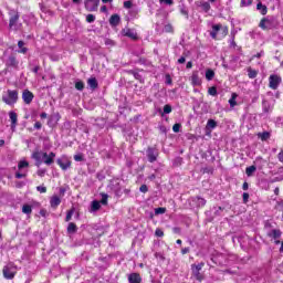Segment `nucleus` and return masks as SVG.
I'll return each mask as SVG.
<instances>
[{
    "instance_id": "52",
    "label": "nucleus",
    "mask_w": 283,
    "mask_h": 283,
    "mask_svg": "<svg viewBox=\"0 0 283 283\" xmlns=\"http://www.w3.org/2000/svg\"><path fill=\"white\" fill-rule=\"evenodd\" d=\"M74 160H75L76 163H82V160H83V155H81V154L74 155Z\"/></svg>"
},
{
    "instance_id": "58",
    "label": "nucleus",
    "mask_w": 283,
    "mask_h": 283,
    "mask_svg": "<svg viewBox=\"0 0 283 283\" xmlns=\"http://www.w3.org/2000/svg\"><path fill=\"white\" fill-rule=\"evenodd\" d=\"M279 161L283 165V150H281L277 155Z\"/></svg>"
},
{
    "instance_id": "26",
    "label": "nucleus",
    "mask_w": 283,
    "mask_h": 283,
    "mask_svg": "<svg viewBox=\"0 0 283 283\" xmlns=\"http://www.w3.org/2000/svg\"><path fill=\"white\" fill-rule=\"evenodd\" d=\"M23 45H25V42H23V41L18 42V48L20 49L18 52L20 54H27L28 53V48H24Z\"/></svg>"
},
{
    "instance_id": "41",
    "label": "nucleus",
    "mask_w": 283,
    "mask_h": 283,
    "mask_svg": "<svg viewBox=\"0 0 283 283\" xmlns=\"http://www.w3.org/2000/svg\"><path fill=\"white\" fill-rule=\"evenodd\" d=\"M87 23H94L96 21V15L94 14H87L86 15Z\"/></svg>"
},
{
    "instance_id": "14",
    "label": "nucleus",
    "mask_w": 283,
    "mask_h": 283,
    "mask_svg": "<svg viewBox=\"0 0 283 283\" xmlns=\"http://www.w3.org/2000/svg\"><path fill=\"white\" fill-rule=\"evenodd\" d=\"M123 34H124V36H128V39H133L134 41H136V39H138V33H136V31H134V29H124Z\"/></svg>"
},
{
    "instance_id": "23",
    "label": "nucleus",
    "mask_w": 283,
    "mask_h": 283,
    "mask_svg": "<svg viewBox=\"0 0 283 283\" xmlns=\"http://www.w3.org/2000/svg\"><path fill=\"white\" fill-rule=\"evenodd\" d=\"M7 65H9V67H17V65H19V62L17 61V57L11 55L7 60Z\"/></svg>"
},
{
    "instance_id": "31",
    "label": "nucleus",
    "mask_w": 283,
    "mask_h": 283,
    "mask_svg": "<svg viewBox=\"0 0 283 283\" xmlns=\"http://www.w3.org/2000/svg\"><path fill=\"white\" fill-rule=\"evenodd\" d=\"M237 98H238V94L233 93L232 97L229 99L230 107H235V105H238V102H235Z\"/></svg>"
},
{
    "instance_id": "33",
    "label": "nucleus",
    "mask_w": 283,
    "mask_h": 283,
    "mask_svg": "<svg viewBox=\"0 0 283 283\" xmlns=\"http://www.w3.org/2000/svg\"><path fill=\"white\" fill-rule=\"evenodd\" d=\"M22 213H25L27 216H30V213H32V206L30 205H24L22 207Z\"/></svg>"
},
{
    "instance_id": "57",
    "label": "nucleus",
    "mask_w": 283,
    "mask_h": 283,
    "mask_svg": "<svg viewBox=\"0 0 283 283\" xmlns=\"http://www.w3.org/2000/svg\"><path fill=\"white\" fill-rule=\"evenodd\" d=\"M243 202H244V205H247V202H249V192L243 193Z\"/></svg>"
},
{
    "instance_id": "35",
    "label": "nucleus",
    "mask_w": 283,
    "mask_h": 283,
    "mask_svg": "<svg viewBox=\"0 0 283 283\" xmlns=\"http://www.w3.org/2000/svg\"><path fill=\"white\" fill-rule=\"evenodd\" d=\"M75 88L78 90V92H83V90H85V83H83V81L76 82Z\"/></svg>"
},
{
    "instance_id": "22",
    "label": "nucleus",
    "mask_w": 283,
    "mask_h": 283,
    "mask_svg": "<svg viewBox=\"0 0 283 283\" xmlns=\"http://www.w3.org/2000/svg\"><path fill=\"white\" fill-rule=\"evenodd\" d=\"M216 127H218V122H216L214 119H209L207 122V126L206 129L211 132L212 129H216Z\"/></svg>"
},
{
    "instance_id": "24",
    "label": "nucleus",
    "mask_w": 283,
    "mask_h": 283,
    "mask_svg": "<svg viewBox=\"0 0 283 283\" xmlns=\"http://www.w3.org/2000/svg\"><path fill=\"white\" fill-rule=\"evenodd\" d=\"M111 25H118L120 23V15L119 14H113L109 19Z\"/></svg>"
},
{
    "instance_id": "59",
    "label": "nucleus",
    "mask_w": 283,
    "mask_h": 283,
    "mask_svg": "<svg viewBox=\"0 0 283 283\" xmlns=\"http://www.w3.org/2000/svg\"><path fill=\"white\" fill-rule=\"evenodd\" d=\"M38 176L43 178L45 176V170H43V169L38 170Z\"/></svg>"
},
{
    "instance_id": "19",
    "label": "nucleus",
    "mask_w": 283,
    "mask_h": 283,
    "mask_svg": "<svg viewBox=\"0 0 283 283\" xmlns=\"http://www.w3.org/2000/svg\"><path fill=\"white\" fill-rule=\"evenodd\" d=\"M192 202H196L197 207H205L207 205V200L202 197H193Z\"/></svg>"
},
{
    "instance_id": "16",
    "label": "nucleus",
    "mask_w": 283,
    "mask_h": 283,
    "mask_svg": "<svg viewBox=\"0 0 283 283\" xmlns=\"http://www.w3.org/2000/svg\"><path fill=\"white\" fill-rule=\"evenodd\" d=\"M222 24H214L212 25V31L210 32V36L212 39H218V33L221 32Z\"/></svg>"
},
{
    "instance_id": "53",
    "label": "nucleus",
    "mask_w": 283,
    "mask_h": 283,
    "mask_svg": "<svg viewBox=\"0 0 283 283\" xmlns=\"http://www.w3.org/2000/svg\"><path fill=\"white\" fill-rule=\"evenodd\" d=\"M132 74L134 75V78H136V81H140V78H142L140 73H138L136 71H132Z\"/></svg>"
},
{
    "instance_id": "6",
    "label": "nucleus",
    "mask_w": 283,
    "mask_h": 283,
    "mask_svg": "<svg viewBox=\"0 0 283 283\" xmlns=\"http://www.w3.org/2000/svg\"><path fill=\"white\" fill-rule=\"evenodd\" d=\"M101 0H84V7L87 12H96Z\"/></svg>"
},
{
    "instance_id": "36",
    "label": "nucleus",
    "mask_w": 283,
    "mask_h": 283,
    "mask_svg": "<svg viewBox=\"0 0 283 283\" xmlns=\"http://www.w3.org/2000/svg\"><path fill=\"white\" fill-rule=\"evenodd\" d=\"M32 158H34V160L41 161V158H43V153L41 151L33 153Z\"/></svg>"
},
{
    "instance_id": "37",
    "label": "nucleus",
    "mask_w": 283,
    "mask_h": 283,
    "mask_svg": "<svg viewBox=\"0 0 283 283\" xmlns=\"http://www.w3.org/2000/svg\"><path fill=\"white\" fill-rule=\"evenodd\" d=\"M27 167H30V164L28 161H20L18 165L19 171L25 169Z\"/></svg>"
},
{
    "instance_id": "61",
    "label": "nucleus",
    "mask_w": 283,
    "mask_h": 283,
    "mask_svg": "<svg viewBox=\"0 0 283 283\" xmlns=\"http://www.w3.org/2000/svg\"><path fill=\"white\" fill-rule=\"evenodd\" d=\"M41 127H42L41 122H36V123L34 124V128H35V129H41Z\"/></svg>"
},
{
    "instance_id": "63",
    "label": "nucleus",
    "mask_w": 283,
    "mask_h": 283,
    "mask_svg": "<svg viewBox=\"0 0 283 283\" xmlns=\"http://www.w3.org/2000/svg\"><path fill=\"white\" fill-rule=\"evenodd\" d=\"M187 60L185 59V56H181L179 60H178V63L182 65V63H185Z\"/></svg>"
},
{
    "instance_id": "48",
    "label": "nucleus",
    "mask_w": 283,
    "mask_h": 283,
    "mask_svg": "<svg viewBox=\"0 0 283 283\" xmlns=\"http://www.w3.org/2000/svg\"><path fill=\"white\" fill-rule=\"evenodd\" d=\"M220 32H221L222 36H227V34H229V28L221 25Z\"/></svg>"
},
{
    "instance_id": "51",
    "label": "nucleus",
    "mask_w": 283,
    "mask_h": 283,
    "mask_svg": "<svg viewBox=\"0 0 283 283\" xmlns=\"http://www.w3.org/2000/svg\"><path fill=\"white\" fill-rule=\"evenodd\" d=\"M155 235H157V238H163V235H165V232L163 230H160V229H157L155 231Z\"/></svg>"
},
{
    "instance_id": "45",
    "label": "nucleus",
    "mask_w": 283,
    "mask_h": 283,
    "mask_svg": "<svg viewBox=\"0 0 283 283\" xmlns=\"http://www.w3.org/2000/svg\"><path fill=\"white\" fill-rule=\"evenodd\" d=\"M269 138H271V134H269V132L261 134V140H269Z\"/></svg>"
},
{
    "instance_id": "39",
    "label": "nucleus",
    "mask_w": 283,
    "mask_h": 283,
    "mask_svg": "<svg viewBox=\"0 0 283 283\" xmlns=\"http://www.w3.org/2000/svg\"><path fill=\"white\" fill-rule=\"evenodd\" d=\"M73 216H74V209L69 210L66 213L65 222H70Z\"/></svg>"
},
{
    "instance_id": "29",
    "label": "nucleus",
    "mask_w": 283,
    "mask_h": 283,
    "mask_svg": "<svg viewBox=\"0 0 283 283\" xmlns=\"http://www.w3.org/2000/svg\"><path fill=\"white\" fill-rule=\"evenodd\" d=\"M213 76H216V72H213V70H211V69H208L206 71L207 81H213Z\"/></svg>"
},
{
    "instance_id": "28",
    "label": "nucleus",
    "mask_w": 283,
    "mask_h": 283,
    "mask_svg": "<svg viewBox=\"0 0 283 283\" xmlns=\"http://www.w3.org/2000/svg\"><path fill=\"white\" fill-rule=\"evenodd\" d=\"M101 209V202L94 200L91 205V212H96Z\"/></svg>"
},
{
    "instance_id": "32",
    "label": "nucleus",
    "mask_w": 283,
    "mask_h": 283,
    "mask_svg": "<svg viewBox=\"0 0 283 283\" xmlns=\"http://www.w3.org/2000/svg\"><path fill=\"white\" fill-rule=\"evenodd\" d=\"M256 169H258V168H256L255 166H250V167H248V168L245 169L247 176H249V177L253 176V174H255V170H256Z\"/></svg>"
},
{
    "instance_id": "1",
    "label": "nucleus",
    "mask_w": 283,
    "mask_h": 283,
    "mask_svg": "<svg viewBox=\"0 0 283 283\" xmlns=\"http://www.w3.org/2000/svg\"><path fill=\"white\" fill-rule=\"evenodd\" d=\"M276 25L277 21L273 15H268L263 18L259 23V28H261V30H273V28H275Z\"/></svg>"
},
{
    "instance_id": "56",
    "label": "nucleus",
    "mask_w": 283,
    "mask_h": 283,
    "mask_svg": "<svg viewBox=\"0 0 283 283\" xmlns=\"http://www.w3.org/2000/svg\"><path fill=\"white\" fill-rule=\"evenodd\" d=\"M101 202H102L103 205H107V195H105V193L102 195V200H101Z\"/></svg>"
},
{
    "instance_id": "4",
    "label": "nucleus",
    "mask_w": 283,
    "mask_h": 283,
    "mask_svg": "<svg viewBox=\"0 0 283 283\" xmlns=\"http://www.w3.org/2000/svg\"><path fill=\"white\" fill-rule=\"evenodd\" d=\"M2 273L6 280H14V275H17V265H14V263H8L3 266Z\"/></svg>"
},
{
    "instance_id": "64",
    "label": "nucleus",
    "mask_w": 283,
    "mask_h": 283,
    "mask_svg": "<svg viewBox=\"0 0 283 283\" xmlns=\"http://www.w3.org/2000/svg\"><path fill=\"white\" fill-rule=\"evenodd\" d=\"M281 211H282V218H283V201L280 202Z\"/></svg>"
},
{
    "instance_id": "13",
    "label": "nucleus",
    "mask_w": 283,
    "mask_h": 283,
    "mask_svg": "<svg viewBox=\"0 0 283 283\" xmlns=\"http://www.w3.org/2000/svg\"><path fill=\"white\" fill-rule=\"evenodd\" d=\"M197 8H201L203 12H209L211 10V4L205 0H199L196 2Z\"/></svg>"
},
{
    "instance_id": "5",
    "label": "nucleus",
    "mask_w": 283,
    "mask_h": 283,
    "mask_svg": "<svg viewBox=\"0 0 283 283\" xmlns=\"http://www.w3.org/2000/svg\"><path fill=\"white\" fill-rule=\"evenodd\" d=\"M203 266H205V262L191 265L192 277L197 279L198 282H202V280H205V276L202 275V273H200Z\"/></svg>"
},
{
    "instance_id": "7",
    "label": "nucleus",
    "mask_w": 283,
    "mask_h": 283,
    "mask_svg": "<svg viewBox=\"0 0 283 283\" xmlns=\"http://www.w3.org/2000/svg\"><path fill=\"white\" fill-rule=\"evenodd\" d=\"M269 81L271 90H277V87H280V83H282V77L280 75L273 74L270 75Z\"/></svg>"
},
{
    "instance_id": "46",
    "label": "nucleus",
    "mask_w": 283,
    "mask_h": 283,
    "mask_svg": "<svg viewBox=\"0 0 283 283\" xmlns=\"http://www.w3.org/2000/svg\"><path fill=\"white\" fill-rule=\"evenodd\" d=\"M36 191H39L40 193H46L48 188L45 186H38Z\"/></svg>"
},
{
    "instance_id": "43",
    "label": "nucleus",
    "mask_w": 283,
    "mask_h": 283,
    "mask_svg": "<svg viewBox=\"0 0 283 283\" xmlns=\"http://www.w3.org/2000/svg\"><path fill=\"white\" fill-rule=\"evenodd\" d=\"M248 76H249V78H255V76H258V72L249 69Z\"/></svg>"
},
{
    "instance_id": "3",
    "label": "nucleus",
    "mask_w": 283,
    "mask_h": 283,
    "mask_svg": "<svg viewBox=\"0 0 283 283\" xmlns=\"http://www.w3.org/2000/svg\"><path fill=\"white\" fill-rule=\"evenodd\" d=\"M2 101L6 105H14L19 101V91L8 90L7 95L2 96Z\"/></svg>"
},
{
    "instance_id": "62",
    "label": "nucleus",
    "mask_w": 283,
    "mask_h": 283,
    "mask_svg": "<svg viewBox=\"0 0 283 283\" xmlns=\"http://www.w3.org/2000/svg\"><path fill=\"white\" fill-rule=\"evenodd\" d=\"M105 45H114V41L106 39L105 40Z\"/></svg>"
},
{
    "instance_id": "49",
    "label": "nucleus",
    "mask_w": 283,
    "mask_h": 283,
    "mask_svg": "<svg viewBox=\"0 0 283 283\" xmlns=\"http://www.w3.org/2000/svg\"><path fill=\"white\" fill-rule=\"evenodd\" d=\"M180 127H182V125H180V124H175V125L172 126V132H175V134H178V132H180Z\"/></svg>"
},
{
    "instance_id": "9",
    "label": "nucleus",
    "mask_w": 283,
    "mask_h": 283,
    "mask_svg": "<svg viewBox=\"0 0 283 283\" xmlns=\"http://www.w3.org/2000/svg\"><path fill=\"white\" fill-rule=\"evenodd\" d=\"M57 165L61 167V169H63V171H65L72 167V161H70L67 157H62L57 159Z\"/></svg>"
},
{
    "instance_id": "34",
    "label": "nucleus",
    "mask_w": 283,
    "mask_h": 283,
    "mask_svg": "<svg viewBox=\"0 0 283 283\" xmlns=\"http://www.w3.org/2000/svg\"><path fill=\"white\" fill-rule=\"evenodd\" d=\"M25 176H28V170H19L18 172H15V178L18 180H21V178H25Z\"/></svg>"
},
{
    "instance_id": "20",
    "label": "nucleus",
    "mask_w": 283,
    "mask_h": 283,
    "mask_svg": "<svg viewBox=\"0 0 283 283\" xmlns=\"http://www.w3.org/2000/svg\"><path fill=\"white\" fill-rule=\"evenodd\" d=\"M191 83L192 85H200V75H198V71H195L191 75Z\"/></svg>"
},
{
    "instance_id": "30",
    "label": "nucleus",
    "mask_w": 283,
    "mask_h": 283,
    "mask_svg": "<svg viewBox=\"0 0 283 283\" xmlns=\"http://www.w3.org/2000/svg\"><path fill=\"white\" fill-rule=\"evenodd\" d=\"M179 10H180V14L186 17V19H189V10H187V7H185V4L180 6Z\"/></svg>"
},
{
    "instance_id": "47",
    "label": "nucleus",
    "mask_w": 283,
    "mask_h": 283,
    "mask_svg": "<svg viewBox=\"0 0 283 283\" xmlns=\"http://www.w3.org/2000/svg\"><path fill=\"white\" fill-rule=\"evenodd\" d=\"M164 114H171V105L166 104L164 106Z\"/></svg>"
},
{
    "instance_id": "50",
    "label": "nucleus",
    "mask_w": 283,
    "mask_h": 283,
    "mask_svg": "<svg viewBox=\"0 0 283 283\" xmlns=\"http://www.w3.org/2000/svg\"><path fill=\"white\" fill-rule=\"evenodd\" d=\"M139 191H142V193H147V191H149V188H147V185H142Z\"/></svg>"
},
{
    "instance_id": "44",
    "label": "nucleus",
    "mask_w": 283,
    "mask_h": 283,
    "mask_svg": "<svg viewBox=\"0 0 283 283\" xmlns=\"http://www.w3.org/2000/svg\"><path fill=\"white\" fill-rule=\"evenodd\" d=\"M167 211V208H156L155 213L156 216H163Z\"/></svg>"
},
{
    "instance_id": "25",
    "label": "nucleus",
    "mask_w": 283,
    "mask_h": 283,
    "mask_svg": "<svg viewBox=\"0 0 283 283\" xmlns=\"http://www.w3.org/2000/svg\"><path fill=\"white\" fill-rule=\"evenodd\" d=\"M78 231V228L76 227V223L70 222L67 226V233L74 234Z\"/></svg>"
},
{
    "instance_id": "54",
    "label": "nucleus",
    "mask_w": 283,
    "mask_h": 283,
    "mask_svg": "<svg viewBox=\"0 0 283 283\" xmlns=\"http://www.w3.org/2000/svg\"><path fill=\"white\" fill-rule=\"evenodd\" d=\"M159 3H165L166 6H171L174 0H159Z\"/></svg>"
},
{
    "instance_id": "21",
    "label": "nucleus",
    "mask_w": 283,
    "mask_h": 283,
    "mask_svg": "<svg viewBox=\"0 0 283 283\" xmlns=\"http://www.w3.org/2000/svg\"><path fill=\"white\" fill-rule=\"evenodd\" d=\"M87 85L92 90H96V87H98V81L96 80V77H91L87 80Z\"/></svg>"
},
{
    "instance_id": "17",
    "label": "nucleus",
    "mask_w": 283,
    "mask_h": 283,
    "mask_svg": "<svg viewBox=\"0 0 283 283\" xmlns=\"http://www.w3.org/2000/svg\"><path fill=\"white\" fill-rule=\"evenodd\" d=\"M270 238H273V240H280V238H282V231L277 230V229H273L270 233H269Z\"/></svg>"
},
{
    "instance_id": "18",
    "label": "nucleus",
    "mask_w": 283,
    "mask_h": 283,
    "mask_svg": "<svg viewBox=\"0 0 283 283\" xmlns=\"http://www.w3.org/2000/svg\"><path fill=\"white\" fill-rule=\"evenodd\" d=\"M50 205L53 209H56V207L61 205V198H59V196H53L50 200Z\"/></svg>"
},
{
    "instance_id": "8",
    "label": "nucleus",
    "mask_w": 283,
    "mask_h": 283,
    "mask_svg": "<svg viewBox=\"0 0 283 283\" xmlns=\"http://www.w3.org/2000/svg\"><path fill=\"white\" fill-rule=\"evenodd\" d=\"M146 155L150 163H156V160H158V150H156V148L148 147Z\"/></svg>"
},
{
    "instance_id": "12",
    "label": "nucleus",
    "mask_w": 283,
    "mask_h": 283,
    "mask_svg": "<svg viewBox=\"0 0 283 283\" xmlns=\"http://www.w3.org/2000/svg\"><path fill=\"white\" fill-rule=\"evenodd\" d=\"M9 118L11 120V129L14 132L17 129V123L19 122V115L15 112H9Z\"/></svg>"
},
{
    "instance_id": "40",
    "label": "nucleus",
    "mask_w": 283,
    "mask_h": 283,
    "mask_svg": "<svg viewBox=\"0 0 283 283\" xmlns=\"http://www.w3.org/2000/svg\"><path fill=\"white\" fill-rule=\"evenodd\" d=\"M164 32H174V25H171V23L165 24Z\"/></svg>"
},
{
    "instance_id": "55",
    "label": "nucleus",
    "mask_w": 283,
    "mask_h": 283,
    "mask_svg": "<svg viewBox=\"0 0 283 283\" xmlns=\"http://www.w3.org/2000/svg\"><path fill=\"white\" fill-rule=\"evenodd\" d=\"M132 6H133L132 1L124 2V8H126V10H129L132 8Z\"/></svg>"
},
{
    "instance_id": "42",
    "label": "nucleus",
    "mask_w": 283,
    "mask_h": 283,
    "mask_svg": "<svg viewBox=\"0 0 283 283\" xmlns=\"http://www.w3.org/2000/svg\"><path fill=\"white\" fill-rule=\"evenodd\" d=\"M208 93L210 94V96H218V90L216 88V86H212L208 90Z\"/></svg>"
},
{
    "instance_id": "15",
    "label": "nucleus",
    "mask_w": 283,
    "mask_h": 283,
    "mask_svg": "<svg viewBox=\"0 0 283 283\" xmlns=\"http://www.w3.org/2000/svg\"><path fill=\"white\" fill-rule=\"evenodd\" d=\"M128 282L129 283H142L143 277H140V274H138V273H130L128 275Z\"/></svg>"
},
{
    "instance_id": "11",
    "label": "nucleus",
    "mask_w": 283,
    "mask_h": 283,
    "mask_svg": "<svg viewBox=\"0 0 283 283\" xmlns=\"http://www.w3.org/2000/svg\"><path fill=\"white\" fill-rule=\"evenodd\" d=\"M42 158L44 160V165H52L54 163V158H56V154L54 153H43Z\"/></svg>"
},
{
    "instance_id": "10",
    "label": "nucleus",
    "mask_w": 283,
    "mask_h": 283,
    "mask_svg": "<svg viewBox=\"0 0 283 283\" xmlns=\"http://www.w3.org/2000/svg\"><path fill=\"white\" fill-rule=\"evenodd\" d=\"M22 99L25 103V105H30L32 101H34V94L30 92L29 90H24L22 92Z\"/></svg>"
},
{
    "instance_id": "2",
    "label": "nucleus",
    "mask_w": 283,
    "mask_h": 283,
    "mask_svg": "<svg viewBox=\"0 0 283 283\" xmlns=\"http://www.w3.org/2000/svg\"><path fill=\"white\" fill-rule=\"evenodd\" d=\"M9 28L10 30H19L21 28V23H19L20 14L17 10L9 11Z\"/></svg>"
},
{
    "instance_id": "27",
    "label": "nucleus",
    "mask_w": 283,
    "mask_h": 283,
    "mask_svg": "<svg viewBox=\"0 0 283 283\" xmlns=\"http://www.w3.org/2000/svg\"><path fill=\"white\" fill-rule=\"evenodd\" d=\"M256 10H259L263 15L266 14V12H269V9L266 8V6L262 4V2H259L256 4Z\"/></svg>"
},
{
    "instance_id": "38",
    "label": "nucleus",
    "mask_w": 283,
    "mask_h": 283,
    "mask_svg": "<svg viewBox=\"0 0 283 283\" xmlns=\"http://www.w3.org/2000/svg\"><path fill=\"white\" fill-rule=\"evenodd\" d=\"M253 3V0H241L240 7L247 8Z\"/></svg>"
},
{
    "instance_id": "60",
    "label": "nucleus",
    "mask_w": 283,
    "mask_h": 283,
    "mask_svg": "<svg viewBox=\"0 0 283 283\" xmlns=\"http://www.w3.org/2000/svg\"><path fill=\"white\" fill-rule=\"evenodd\" d=\"M189 251H190L189 248H184V249H181L182 255H187V253H189Z\"/></svg>"
}]
</instances>
